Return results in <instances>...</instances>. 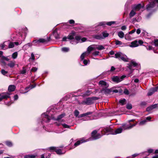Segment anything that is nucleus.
Here are the masks:
<instances>
[{"instance_id": "nucleus-47", "label": "nucleus", "mask_w": 158, "mask_h": 158, "mask_svg": "<svg viewBox=\"0 0 158 158\" xmlns=\"http://www.w3.org/2000/svg\"><path fill=\"white\" fill-rule=\"evenodd\" d=\"M126 107L128 109H131L132 108V106L131 104H128L126 106Z\"/></svg>"}, {"instance_id": "nucleus-29", "label": "nucleus", "mask_w": 158, "mask_h": 158, "mask_svg": "<svg viewBox=\"0 0 158 158\" xmlns=\"http://www.w3.org/2000/svg\"><path fill=\"white\" fill-rule=\"evenodd\" d=\"M75 33L74 32H72L68 36V39L70 40H73L74 39V36L75 35Z\"/></svg>"}, {"instance_id": "nucleus-62", "label": "nucleus", "mask_w": 158, "mask_h": 158, "mask_svg": "<svg viewBox=\"0 0 158 158\" xmlns=\"http://www.w3.org/2000/svg\"><path fill=\"white\" fill-rule=\"evenodd\" d=\"M86 40L85 38H83L82 39L81 38V42H85Z\"/></svg>"}, {"instance_id": "nucleus-14", "label": "nucleus", "mask_w": 158, "mask_h": 158, "mask_svg": "<svg viewBox=\"0 0 158 158\" xmlns=\"http://www.w3.org/2000/svg\"><path fill=\"white\" fill-rule=\"evenodd\" d=\"M151 119V117L150 116L146 118V119H144L142 121H140L139 123V125H143L145 124H146V123L147 122V121H150Z\"/></svg>"}, {"instance_id": "nucleus-28", "label": "nucleus", "mask_w": 158, "mask_h": 158, "mask_svg": "<svg viewBox=\"0 0 158 158\" xmlns=\"http://www.w3.org/2000/svg\"><path fill=\"white\" fill-rule=\"evenodd\" d=\"M95 46V49L101 50L105 49L104 47L102 45H96Z\"/></svg>"}, {"instance_id": "nucleus-45", "label": "nucleus", "mask_w": 158, "mask_h": 158, "mask_svg": "<svg viewBox=\"0 0 158 158\" xmlns=\"http://www.w3.org/2000/svg\"><path fill=\"white\" fill-rule=\"evenodd\" d=\"M5 42L3 43V44H2L1 45V49H2L5 50V49L8 48H4L5 47Z\"/></svg>"}, {"instance_id": "nucleus-56", "label": "nucleus", "mask_w": 158, "mask_h": 158, "mask_svg": "<svg viewBox=\"0 0 158 158\" xmlns=\"http://www.w3.org/2000/svg\"><path fill=\"white\" fill-rule=\"evenodd\" d=\"M37 68L36 67H33L31 69V71L35 72L37 70Z\"/></svg>"}, {"instance_id": "nucleus-19", "label": "nucleus", "mask_w": 158, "mask_h": 158, "mask_svg": "<svg viewBox=\"0 0 158 158\" xmlns=\"http://www.w3.org/2000/svg\"><path fill=\"white\" fill-rule=\"evenodd\" d=\"M90 53L89 52H88V51H86L85 52L83 53L81 55L80 57L81 60H82L84 59L85 57H86L88 56L89 54Z\"/></svg>"}, {"instance_id": "nucleus-43", "label": "nucleus", "mask_w": 158, "mask_h": 158, "mask_svg": "<svg viewBox=\"0 0 158 158\" xmlns=\"http://www.w3.org/2000/svg\"><path fill=\"white\" fill-rule=\"evenodd\" d=\"M26 70L25 68L23 67L22 70L21 71L20 73L22 74H24L26 73Z\"/></svg>"}, {"instance_id": "nucleus-21", "label": "nucleus", "mask_w": 158, "mask_h": 158, "mask_svg": "<svg viewBox=\"0 0 158 158\" xmlns=\"http://www.w3.org/2000/svg\"><path fill=\"white\" fill-rule=\"evenodd\" d=\"M123 55V54L121 52H118L115 54V57L118 58L119 60H120L121 58Z\"/></svg>"}, {"instance_id": "nucleus-49", "label": "nucleus", "mask_w": 158, "mask_h": 158, "mask_svg": "<svg viewBox=\"0 0 158 158\" xmlns=\"http://www.w3.org/2000/svg\"><path fill=\"white\" fill-rule=\"evenodd\" d=\"M56 148V147H50L49 148V149L50 150L52 151H55V150Z\"/></svg>"}, {"instance_id": "nucleus-37", "label": "nucleus", "mask_w": 158, "mask_h": 158, "mask_svg": "<svg viewBox=\"0 0 158 158\" xmlns=\"http://www.w3.org/2000/svg\"><path fill=\"white\" fill-rule=\"evenodd\" d=\"M74 114L76 117H78L79 114V112L77 110H76L74 112Z\"/></svg>"}, {"instance_id": "nucleus-39", "label": "nucleus", "mask_w": 158, "mask_h": 158, "mask_svg": "<svg viewBox=\"0 0 158 158\" xmlns=\"http://www.w3.org/2000/svg\"><path fill=\"white\" fill-rule=\"evenodd\" d=\"M55 152L58 154L61 155L63 154V153H62L61 150L59 149H57V148H56L55 150Z\"/></svg>"}, {"instance_id": "nucleus-53", "label": "nucleus", "mask_w": 158, "mask_h": 158, "mask_svg": "<svg viewBox=\"0 0 158 158\" xmlns=\"http://www.w3.org/2000/svg\"><path fill=\"white\" fill-rule=\"evenodd\" d=\"M92 113H93V112H87V113H85V116H86L90 115V114H92Z\"/></svg>"}, {"instance_id": "nucleus-35", "label": "nucleus", "mask_w": 158, "mask_h": 158, "mask_svg": "<svg viewBox=\"0 0 158 158\" xmlns=\"http://www.w3.org/2000/svg\"><path fill=\"white\" fill-rule=\"evenodd\" d=\"M83 64L85 65H86L88 64H89L90 63V61L89 60H84V59L82 60Z\"/></svg>"}, {"instance_id": "nucleus-24", "label": "nucleus", "mask_w": 158, "mask_h": 158, "mask_svg": "<svg viewBox=\"0 0 158 158\" xmlns=\"http://www.w3.org/2000/svg\"><path fill=\"white\" fill-rule=\"evenodd\" d=\"M95 45H91L90 46L88 47L87 51L89 52V53H90L92 51L94 50H95Z\"/></svg>"}, {"instance_id": "nucleus-11", "label": "nucleus", "mask_w": 158, "mask_h": 158, "mask_svg": "<svg viewBox=\"0 0 158 158\" xmlns=\"http://www.w3.org/2000/svg\"><path fill=\"white\" fill-rule=\"evenodd\" d=\"M156 91H158V86L156 87L151 88L148 93V96H151L154 92Z\"/></svg>"}, {"instance_id": "nucleus-52", "label": "nucleus", "mask_w": 158, "mask_h": 158, "mask_svg": "<svg viewBox=\"0 0 158 158\" xmlns=\"http://www.w3.org/2000/svg\"><path fill=\"white\" fill-rule=\"evenodd\" d=\"M1 57L2 59L5 60L6 61H9V58L3 56H2Z\"/></svg>"}, {"instance_id": "nucleus-7", "label": "nucleus", "mask_w": 158, "mask_h": 158, "mask_svg": "<svg viewBox=\"0 0 158 158\" xmlns=\"http://www.w3.org/2000/svg\"><path fill=\"white\" fill-rule=\"evenodd\" d=\"M93 98H88L85 100L83 101L81 104L83 105H90L92 104L93 102Z\"/></svg>"}, {"instance_id": "nucleus-15", "label": "nucleus", "mask_w": 158, "mask_h": 158, "mask_svg": "<svg viewBox=\"0 0 158 158\" xmlns=\"http://www.w3.org/2000/svg\"><path fill=\"white\" fill-rule=\"evenodd\" d=\"M89 141V139H87L86 140H85L84 139L82 138L80 140H78L77 141L76 143H75L74 144V146L75 147H76L78 145L80 144L81 143H83L87 142Z\"/></svg>"}, {"instance_id": "nucleus-25", "label": "nucleus", "mask_w": 158, "mask_h": 158, "mask_svg": "<svg viewBox=\"0 0 158 158\" xmlns=\"http://www.w3.org/2000/svg\"><path fill=\"white\" fill-rule=\"evenodd\" d=\"M93 37L98 40H101L103 39V37L101 34L95 35L93 36Z\"/></svg>"}, {"instance_id": "nucleus-48", "label": "nucleus", "mask_w": 158, "mask_h": 158, "mask_svg": "<svg viewBox=\"0 0 158 158\" xmlns=\"http://www.w3.org/2000/svg\"><path fill=\"white\" fill-rule=\"evenodd\" d=\"M99 52L98 51H95L92 53V54L94 56H97L99 55Z\"/></svg>"}, {"instance_id": "nucleus-13", "label": "nucleus", "mask_w": 158, "mask_h": 158, "mask_svg": "<svg viewBox=\"0 0 158 158\" xmlns=\"http://www.w3.org/2000/svg\"><path fill=\"white\" fill-rule=\"evenodd\" d=\"M107 88H103L101 90V92L105 94H110L112 92V90Z\"/></svg>"}, {"instance_id": "nucleus-38", "label": "nucleus", "mask_w": 158, "mask_h": 158, "mask_svg": "<svg viewBox=\"0 0 158 158\" xmlns=\"http://www.w3.org/2000/svg\"><path fill=\"white\" fill-rule=\"evenodd\" d=\"M61 50L63 52H66L69 51V48L67 47H63L62 48Z\"/></svg>"}, {"instance_id": "nucleus-8", "label": "nucleus", "mask_w": 158, "mask_h": 158, "mask_svg": "<svg viewBox=\"0 0 158 158\" xmlns=\"http://www.w3.org/2000/svg\"><path fill=\"white\" fill-rule=\"evenodd\" d=\"M126 77L125 75H123L120 77L115 76L112 78V80L118 83L123 81V79Z\"/></svg>"}, {"instance_id": "nucleus-42", "label": "nucleus", "mask_w": 158, "mask_h": 158, "mask_svg": "<svg viewBox=\"0 0 158 158\" xmlns=\"http://www.w3.org/2000/svg\"><path fill=\"white\" fill-rule=\"evenodd\" d=\"M6 145L9 147H11L12 146V143L9 141H7L6 142Z\"/></svg>"}, {"instance_id": "nucleus-64", "label": "nucleus", "mask_w": 158, "mask_h": 158, "mask_svg": "<svg viewBox=\"0 0 158 158\" xmlns=\"http://www.w3.org/2000/svg\"><path fill=\"white\" fill-rule=\"evenodd\" d=\"M18 98V96L17 95H15L14 96V100H16Z\"/></svg>"}, {"instance_id": "nucleus-46", "label": "nucleus", "mask_w": 158, "mask_h": 158, "mask_svg": "<svg viewBox=\"0 0 158 158\" xmlns=\"http://www.w3.org/2000/svg\"><path fill=\"white\" fill-rule=\"evenodd\" d=\"M1 73H2V74L4 75H6V74L7 73H8V72L7 71H5V70H4V69H2L1 70Z\"/></svg>"}, {"instance_id": "nucleus-54", "label": "nucleus", "mask_w": 158, "mask_h": 158, "mask_svg": "<svg viewBox=\"0 0 158 158\" xmlns=\"http://www.w3.org/2000/svg\"><path fill=\"white\" fill-rule=\"evenodd\" d=\"M124 93L128 95L129 94V91L127 89H125L124 91Z\"/></svg>"}, {"instance_id": "nucleus-22", "label": "nucleus", "mask_w": 158, "mask_h": 158, "mask_svg": "<svg viewBox=\"0 0 158 158\" xmlns=\"http://www.w3.org/2000/svg\"><path fill=\"white\" fill-rule=\"evenodd\" d=\"M75 40L78 42H74L73 41H71L70 43L72 44H76L78 43V42H81V38L80 36H77L75 37Z\"/></svg>"}, {"instance_id": "nucleus-33", "label": "nucleus", "mask_w": 158, "mask_h": 158, "mask_svg": "<svg viewBox=\"0 0 158 158\" xmlns=\"http://www.w3.org/2000/svg\"><path fill=\"white\" fill-rule=\"evenodd\" d=\"M126 101V100L124 98L122 99H121L119 100V103L121 105H124Z\"/></svg>"}, {"instance_id": "nucleus-10", "label": "nucleus", "mask_w": 158, "mask_h": 158, "mask_svg": "<svg viewBox=\"0 0 158 158\" xmlns=\"http://www.w3.org/2000/svg\"><path fill=\"white\" fill-rule=\"evenodd\" d=\"M65 115V114H63L59 115L56 118H55L53 116H52L51 118L52 119H55L56 120L60 121L61 122H62L64 121L63 120V119L61 120V119L63 118Z\"/></svg>"}, {"instance_id": "nucleus-18", "label": "nucleus", "mask_w": 158, "mask_h": 158, "mask_svg": "<svg viewBox=\"0 0 158 158\" xmlns=\"http://www.w3.org/2000/svg\"><path fill=\"white\" fill-rule=\"evenodd\" d=\"M90 53L89 52H88V51H86L85 52L83 53L81 55L80 57L81 60H82L84 59L85 57H86L88 56L89 54Z\"/></svg>"}, {"instance_id": "nucleus-5", "label": "nucleus", "mask_w": 158, "mask_h": 158, "mask_svg": "<svg viewBox=\"0 0 158 158\" xmlns=\"http://www.w3.org/2000/svg\"><path fill=\"white\" fill-rule=\"evenodd\" d=\"M10 94L8 92L2 93L0 94V101L4 99H7L10 98Z\"/></svg>"}, {"instance_id": "nucleus-31", "label": "nucleus", "mask_w": 158, "mask_h": 158, "mask_svg": "<svg viewBox=\"0 0 158 158\" xmlns=\"http://www.w3.org/2000/svg\"><path fill=\"white\" fill-rule=\"evenodd\" d=\"M53 34L56 39H58L59 38V35L57 32L56 31H53Z\"/></svg>"}, {"instance_id": "nucleus-59", "label": "nucleus", "mask_w": 158, "mask_h": 158, "mask_svg": "<svg viewBox=\"0 0 158 158\" xmlns=\"http://www.w3.org/2000/svg\"><path fill=\"white\" fill-rule=\"evenodd\" d=\"M125 39L127 40H130V38L129 37V35H127L125 37Z\"/></svg>"}, {"instance_id": "nucleus-3", "label": "nucleus", "mask_w": 158, "mask_h": 158, "mask_svg": "<svg viewBox=\"0 0 158 158\" xmlns=\"http://www.w3.org/2000/svg\"><path fill=\"white\" fill-rule=\"evenodd\" d=\"M155 2L158 3V0H152V1L150 2L149 3L146 5V9L149 11L152 10L154 7L155 5Z\"/></svg>"}, {"instance_id": "nucleus-12", "label": "nucleus", "mask_w": 158, "mask_h": 158, "mask_svg": "<svg viewBox=\"0 0 158 158\" xmlns=\"http://www.w3.org/2000/svg\"><path fill=\"white\" fill-rule=\"evenodd\" d=\"M99 84L100 86L103 87V88H107L109 86V84L104 81H100L99 82Z\"/></svg>"}, {"instance_id": "nucleus-61", "label": "nucleus", "mask_w": 158, "mask_h": 158, "mask_svg": "<svg viewBox=\"0 0 158 158\" xmlns=\"http://www.w3.org/2000/svg\"><path fill=\"white\" fill-rule=\"evenodd\" d=\"M69 22L70 24H72L74 23H75V21L74 20L71 19L69 21Z\"/></svg>"}, {"instance_id": "nucleus-9", "label": "nucleus", "mask_w": 158, "mask_h": 158, "mask_svg": "<svg viewBox=\"0 0 158 158\" xmlns=\"http://www.w3.org/2000/svg\"><path fill=\"white\" fill-rule=\"evenodd\" d=\"M128 67L130 70H131L134 67H137V66L138 65L137 64L133 61H131L130 63L128 64Z\"/></svg>"}, {"instance_id": "nucleus-51", "label": "nucleus", "mask_w": 158, "mask_h": 158, "mask_svg": "<svg viewBox=\"0 0 158 158\" xmlns=\"http://www.w3.org/2000/svg\"><path fill=\"white\" fill-rule=\"evenodd\" d=\"M154 43L156 46H158V40L156 39L154 40Z\"/></svg>"}, {"instance_id": "nucleus-32", "label": "nucleus", "mask_w": 158, "mask_h": 158, "mask_svg": "<svg viewBox=\"0 0 158 158\" xmlns=\"http://www.w3.org/2000/svg\"><path fill=\"white\" fill-rule=\"evenodd\" d=\"M120 60H122L124 61H127V56L126 55L123 54Z\"/></svg>"}, {"instance_id": "nucleus-27", "label": "nucleus", "mask_w": 158, "mask_h": 158, "mask_svg": "<svg viewBox=\"0 0 158 158\" xmlns=\"http://www.w3.org/2000/svg\"><path fill=\"white\" fill-rule=\"evenodd\" d=\"M156 107V105H154L151 106L147 107L146 109L147 111H150L152 110L153 109L155 108Z\"/></svg>"}, {"instance_id": "nucleus-26", "label": "nucleus", "mask_w": 158, "mask_h": 158, "mask_svg": "<svg viewBox=\"0 0 158 158\" xmlns=\"http://www.w3.org/2000/svg\"><path fill=\"white\" fill-rule=\"evenodd\" d=\"M15 86L14 85H10L9 86L8 88V91L10 92L13 91L15 90Z\"/></svg>"}, {"instance_id": "nucleus-57", "label": "nucleus", "mask_w": 158, "mask_h": 158, "mask_svg": "<svg viewBox=\"0 0 158 158\" xmlns=\"http://www.w3.org/2000/svg\"><path fill=\"white\" fill-rule=\"evenodd\" d=\"M59 122H56V126H60V125H62V123H61L62 122H61L60 121H59Z\"/></svg>"}, {"instance_id": "nucleus-34", "label": "nucleus", "mask_w": 158, "mask_h": 158, "mask_svg": "<svg viewBox=\"0 0 158 158\" xmlns=\"http://www.w3.org/2000/svg\"><path fill=\"white\" fill-rule=\"evenodd\" d=\"M35 156L33 155H27L24 156V158H35Z\"/></svg>"}, {"instance_id": "nucleus-50", "label": "nucleus", "mask_w": 158, "mask_h": 158, "mask_svg": "<svg viewBox=\"0 0 158 158\" xmlns=\"http://www.w3.org/2000/svg\"><path fill=\"white\" fill-rule=\"evenodd\" d=\"M115 44L116 45H121L122 44V42L118 40H116L115 41Z\"/></svg>"}, {"instance_id": "nucleus-55", "label": "nucleus", "mask_w": 158, "mask_h": 158, "mask_svg": "<svg viewBox=\"0 0 158 158\" xmlns=\"http://www.w3.org/2000/svg\"><path fill=\"white\" fill-rule=\"evenodd\" d=\"M28 44H25L23 46V49H24V50H26L28 48Z\"/></svg>"}, {"instance_id": "nucleus-1", "label": "nucleus", "mask_w": 158, "mask_h": 158, "mask_svg": "<svg viewBox=\"0 0 158 158\" xmlns=\"http://www.w3.org/2000/svg\"><path fill=\"white\" fill-rule=\"evenodd\" d=\"M136 124H134L130 125V126H126L125 124H123L122 125V127H119L117 128L114 131H112L110 128L106 127L104 129V131L107 132H110V134L112 135H116L117 134L121 133L123 129L124 130L127 129H130L135 126Z\"/></svg>"}, {"instance_id": "nucleus-40", "label": "nucleus", "mask_w": 158, "mask_h": 158, "mask_svg": "<svg viewBox=\"0 0 158 158\" xmlns=\"http://www.w3.org/2000/svg\"><path fill=\"white\" fill-rule=\"evenodd\" d=\"M17 56L18 53L17 52H15L13 53L12 56L13 58L15 59L17 57Z\"/></svg>"}, {"instance_id": "nucleus-17", "label": "nucleus", "mask_w": 158, "mask_h": 158, "mask_svg": "<svg viewBox=\"0 0 158 158\" xmlns=\"http://www.w3.org/2000/svg\"><path fill=\"white\" fill-rule=\"evenodd\" d=\"M139 46L138 41L137 40H135L131 42V44L129 45V47L131 48L136 47Z\"/></svg>"}, {"instance_id": "nucleus-23", "label": "nucleus", "mask_w": 158, "mask_h": 158, "mask_svg": "<svg viewBox=\"0 0 158 158\" xmlns=\"http://www.w3.org/2000/svg\"><path fill=\"white\" fill-rule=\"evenodd\" d=\"M15 61H10L7 65L10 68H12L15 65Z\"/></svg>"}, {"instance_id": "nucleus-2", "label": "nucleus", "mask_w": 158, "mask_h": 158, "mask_svg": "<svg viewBox=\"0 0 158 158\" xmlns=\"http://www.w3.org/2000/svg\"><path fill=\"white\" fill-rule=\"evenodd\" d=\"M144 5H142L140 4L134 5L132 7V10L129 14V17L130 18H131L133 17L136 14V11H139L140 10L141 11L143 10Z\"/></svg>"}, {"instance_id": "nucleus-58", "label": "nucleus", "mask_w": 158, "mask_h": 158, "mask_svg": "<svg viewBox=\"0 0 158 158\" xmlns=\"http://www.w3.org/2000/svg\"><path fill=\"white\" fill-rule=\"evenodd\" d=\"M91 93L89 91H87L85 93V95L88 96Z\"/></svg>"}, {"instance_id": "nucleus-20", "label": "nucleus", "mask_w": 158, "mask_h": 158, "mask_svg": "<svg viewBox=\"0 0 158 158\" xmlns=\"http://www.w3.org/2000/svg\"><path fill=\"white\" fill-rule=\"evenodd\" d=\"M47 41V40L44 39H40L38 40H34L33 41V43L34 44L38 43H44Z\"/></svg>"}, {"instance_id": "nucleus-63", "label": "nucleus", "mask_w": 158, "mask_h": 158, "mask_svg": "<svg viewBox=\"0 0 158 158\" xmlns=\"http://www.w3.org/2000/svg\"><path fill=\"white\" fill-rule=\"evenodd\" d=\"M153 150L152 149H149L148 150V152L149 153H151L153 152Z\"/></svg>"}, {"instance_id": "nucleus-6", "label": "nucleus", "mask_w": 158, "mask_h": 158, "mask_svg": "<svg viewBox=\"0 0 158 158\" xmlns=\"http://www.w3.org/2000/svg\"><path fill=\"white\" fill-rule=\"evenodd\" d=\"M97 132L96 130H94L92 132L91 135L93 140L97 139L101 137L102 135L99 133H97Z\"/></svg>"}, {"instance_id": "nucleus-41", "label": "nucleus", "mask_w": 158, "mask_h": 158, "mask_svg": "<svg viewBox=\"0 0 158 158\" xmlns=\"http://www.w3.org/2000/svg\"><path fill=\"white\" fill-rule=\"evenodd\" d=\"M102 36L103 37V39L104 38L107 37L109 35L108 33H107V32H103L102 33Z\"/></svg>"}, {"instance_id": "nucleus-44", "label": "nucleus", "mask_w": 158, "mask_h": 158, "mask_svg": "<svg viewBox=\"0 0 158 158\" xmlns=\"http://www.w3.org/2000/svg\"><path fill=\"white\" fill-rule=\"evenodd\" d=\"M62 126L63 127L65 128H70V126H69L66 124H62Z\"/></svg>"}, {"instance_id": "nucleus-60", "label": "nucleus", "mask_w": 158, "mask_h": 158, "mask_svg": "<svg viewBox=\"0 0 158 158\" xmlns=\"http://www.w3.org/2000/svg\"><path fill=\"white\" fill-rule=\"evenodd\" d=\"M85 113H84V114H81L79 115V116H78V118H82V117H85Z\"/></svg>"}, {"instance_id": "nucleus-4", "label": "nucleus", "mask_w": 158, "mask_h": 158, "mask_svg": "<svg viewBox=\"0 0 158 158\" xmlns=\"http://www.w3.org/2000/svg\"><path fill=\"white\" fill-rule=\"evenodd\" d=\"M41 117L42 120L41 121V123L42 124H44L45 123H48L50 120L49 116L45 113L42 114L41 115Z\"/></svg>"}, {"instance_id": "nucleus-16", "label": "nucleus", "mask_w": 158, "mask_h": 158, "mask_svg": "<svg viewBox=\"0 0 158 158\" xmlns=\"http://www.w3.org/2000/svg\"><path fill=\"white\" fill-rule=\"evenodd\" d=\"M115 23V22L114 21H111L107 22V23H106L105 22H100L99 23V26H104L106 24L108 26H111L112 25V24H114Z\"/></svg>"}, {"instance_id": "nucleus-36", "label": "nucleus", "mask_w": 158, "mask_h": 158, "mask_svg": "<svg viewBox=\"0 0 158 158\" xmlns=\"http://www.w3.org/2000/svg\"><path fill=\"white\" fill-rule=\"evenodd\" d=\"M8 48H12L14 47V44L13 42H8Z\"/></svg>"}, {"instance_id": "nucleus-30", "label": "nucleus", "mask_w": 158, "mask_h": 158, "mask_svg": "<svg viewBox=\"0 0 158 158\" xmlns=\"http://www.w3.org/2000/svg\"><path fill=\"white\" fill-rule=\"evenodd\" d=\"M118 35L120 38H122L124 37V34L123 31H120L118 32Z\"/></svg>"}]
</instances>
